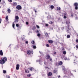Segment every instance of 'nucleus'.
<instances>
[{"label": "nucleus", "mask_w": 78, "mask_h": 78, "mask_svg": "<svg viewBox=\"0 0 78 78\" xmlns=\"http://www.w3.org/2000/svg\"><path fill=\"white\" fill-rule=\"evenodd\" d=\"M2 59L0 60V63L1 64H4L5 62L7 61V58L6 57L2 58Z\"/></svg>", "instance_id": "f257e3e1"}, {"label": "nucleus", "mask_w": 78, "mask_h": 78, "mask_svg": "<svg viewBox=\"0 0 78 78\" xmlns=\"http://www.w3.org/2000/svg\"><path fill=\"white\" fill-rule=\"evenodd\" d=\"M33 54V51H31L30 50H29L28 51H27V55H30L31 54Z\"/></svg>", "instance_id": "f03ea898"}, {"label": "nucleus", "mask_w": 78, "mask_h": 78, "mask_svg": "<svg viewBox=\"0 0 78 78\" xmlns=\"http://www.w3.org/2000/svg\"><path fill=\"white\" fill-rule=\"evenodd\" d=\"M74 6H75V9L76 10H77L78 9V3L77 2H76L74 3Z\"/></svg>", "instance_id": "7ed1b4c3"}, {"label": "nucleus", "mask_w": 78, "mask_h": 78, "mask_svg": "<svg viewBox=\"0 0 78 78\" xmlns=\"http://www.w3.org/2000/svg\"><path fill=\"white\" fill-rule=\"evenodd\" d=\"M46 57H47V59H50V61H52V58H50V55H46Z\"/></svg>", "instance_id": "20e7f679"}, {"label": "nucleus", "mask_w": 78, "mask_h": 78, "mask_svg": "<svg viewBox=\"0 0 78 78\" xmlns=\"http://www.w3.org/2000/svg\"><path fill=\"white\" fill-rule=\"evenodd\" d=\"M16 8L18 10H20L22 9V6L20 5H18L16 6Z\"/></svg>", "instance_id": "39448f33"}, {"label": "nucleus", "mask_w": 78, "mask_h": 78, "mask_svg": "<svg viewBox=\"0 0 78 78\" xmlns=\"http://www.w3.org/2000/svg\"><path fill=\"white\" fill-rule=\"evenodd\" d=\"M19 67H20V65L19 64H18L16 65V69L17 70H19Z\"/></svg>", "instance_id": "423d86ee"}, {"label": "nucleus", "mask_w": 78, "mask_h": 78, "mask_svg": "<svg viewBox=\"0 0 78 78\" xmlns=\"http://www.w3.org/2000/svg\"><path fill=\"white\" fill-rule=\"evenodd\" d=\"M12 5L13 6H17V2H14L13 3V4H12Z\"/></svg>", "instance_id": "0eeeda50"}, {"label": "nucleus", "mask_w": 78, "mask_h": 78, "mask_svg": "<svg viewBox=\"0 0 78 78\" xmlns=\"http://www.w3.org/2000/svg\"><path fill=\"white\" fill-rule=\"evenodd\" d=\"M0 56H3V52L2 50H1L0 51Z\"/></svg>", "instance_id": "6e6552de"}, {"label": "nucleus", "mask_w": 78, "mask_h": 78, "mask_svg": "<svg viewBox=\"0 0 78 78\" xmlns=\"http://www.w3.org/2000/svg\"><path fill=\"white\" fill-rule=\"evenodd\" d=\"M48 76H51L52 75V73L51 72H50L48 74Z\"/></svg>", "instance_id": "1a4fd4ad"}, {"label": "nucleus", "mask_w": 78, "mask_h": 78, "mask_svg": "<svg viewBox=\"0 0 78 78\" xmlns=\"http://www.w3.org/2000/svg\"><path fill=\"white\" fill-rule=\"evenodd\" d=\"M48 42H49V43H50V44H52V43H53V41L52 40H49L48 41Z\"/></svg>", "instance_id": "9d476101"}, {"label": "nucleus", "mask_w": 78, "mask_h": 78, "mask_svg": "<svg viewBox=\"0 0 78 78\" xmlns=\"http://www.w3.org/2000/svg\"><path fill=\"white\" fill-rule=\"evenodd\" d=\"M62 62L60 61L58 62V64L59 66H61L62 64Z\"/></svg>", "instance_id": "9b49d317"}, {"label": "nucleus", "mask_w": 78, "mask_h": 78, "mask_svg": "<svg viewBox=\"0 0 78 78\" xmlns=\"http://www.w3.org/2000/svg\"><path fill=\"white\" fill-rule=\"evenodd\" d=\"M45 35H46V37H49V35H48L47 32L45 33Z\"/></svg>", "instance_id": "f8f14e48"}, {"label": "nucleus", "mask_w": 78, "mask_h": 78, "mask_svg": "<svg viewBox=\"0 0 78 78\" xmlns=\"http://www.w3.org/2000/svg\"><path fill=\"white\" fill-rule=\"evenodd\" d=\"M19 16H15V19L19 20Z\"/></svg>", "instance_id": "ddd939ff"}, {"label": "nucleus", "mask_w": 78, "mask_h": 78, "mask_svg": "<svg viewBox=\"0 0 78 78\" xmlns=\"http://www.w3.org/2000/svg\"><path fill=\"white\" fill-rule=\"evenodd\" d=\"M5 19L6 20V21H8V16H7L6 17Z\"/></svg>", "instance_id": "4468645a"}, {"label": "nucleus", "mask_w": 78, "mask_h": 78, "mask_svg": "<svg viewBox=\"0 0 78 78\" xmlns=\"http://www.w3.org/2000/svg\"><path fill=\"white\" fill-rule=\"evenodd\" d=\"M12 27L13 28H14V29H15V27H14L15 26V24H14V23H13V24H12Z\"/></svg>", "instance_id": "2eb2a0df"}, {"label": "nucleus", "mask_w": 78, "mask_h": 78, "mask_svg": "<svg viewBox=\"0 0 78 78\" xmlns=\"http://www.w3.org/2000/svg\"><path fill=\"white\" fill-rule=\"evenodd\" d=\"M25 72L27 73H28L29 72V70H28V69H27V70H25Z\"/></svg>", "instance_id": "dca6fc26"}, {"label": "nucleus", "mask_w": 78, "mask_h": 78, "mask_svg": "<svg viewBox=\"0 0 78 78\" xmlns=\"http://www.w3.org/2000/svg\"><path fill=\"white\" fill-rule=\"evenodd\" d=\"M66 51H64L63 52V55H66Z\"/></svg>", "instance_id": "f3484780"}, {"label": "nucleus", "mask_w": 78, "mask_h": 78, "mask_svg": "<svg viewBox=\"0 0 78 78\" xmlns=\"http://www.w3.org/2000/svg\"><path fill=\"white\" fill-rule=\"evenodd\" d=\"M7 11H8V12H9V13L11 12V10H10V9H8L7 10Z\"/></svg>", "instance_id": "a211bd4d"}, {"label": "nucleus", "mask_w": 78, "mask_h": 78, "mask_svg": "<svg viewBox=\"0 0 78 78\" xmlns=\"http://www.w3.org/2000/svg\"><path fill=\"white\" fill-rule=\"evenodd\" d=\"M16 22H18V20L15 19V21L13 22L14 23H16Z\"/></svg>", "instance_id": "6ab92c4d"}, {"label": "nucleus", "mask_w": 78, "mask_h": 78, "mask_svg": "<svg viewBox=\"0 0 78 78\" xmlns=\"http://www.w3.org/2000/svg\"><path fill=\"white\" fill-rule=\"evenodd\" d=\"M70 35H67V38H70Z\"/></svg>", "instance_id": "aec40b11"}, {"label": "nucleus", "mask_w": 78, "mask_h": 78, "mask_svg": "<svg viewBox=\"0 0 78 78\" xmlns=\"http://www.w3.org/2000/svg\"><path fill=\"white\" fill-rule=\"evenodd\" d=\"M3 73H6V71L5 70H3Z\"/></svg>", "instance_id": "412c9836"}, {"label": "nucleus", "mask_w": 78, "mask_h": 78, "mask_svg": "<svg viewBox=\"0 0 78 78\" xmlns=\"http://www.w3.org/2000/svg\"><path fill=\"white\" fill-rule=\"evenodd\" d=\"M27 76L28 77H30V76H31V74H28V75H27Z\"/></svg>", "instance_id": "4be33fe9"}, {"label": "nucleus", "mask_w": 78, "mask_h": 78, "mask_svg": "<svg viewBox=\"0 0 78 78\" xmlns=\"http://www.w3.org/2000/svg\"><path fill=\"white\" fill-rule=\"evenodd\" d=\"M37 62H39V64H41V61L37 60Z\"/></svg>", "instance_id": "5701e85b"}, {"label": "nucleus", "mask_w": 78, "mask_h": 78, "mask_svg": "<svg viewBox=\"0 0 78 78\" xmlns=\"http://www.w3.org/2000/svg\"><path fill=\"white\" fill-rule=\"evenodd\" d=\"M51 9H53L54 8V6L53 5H51Z\"/></svg>", "instance_id": "b1692460"}, {"label": "nucleus", "mask_w": 78, "mask_h": 78, "mask_svg": "<svg viewBox=\"0 0 78 78\" xmlns=\"http://www.w3.org/2000/svg\"><path fill=\"white\" fill-rule=\"evenodd\" d=\"M46 46L47 47H50V45H49V44H46Z\"/></svg>", "instance_id": "393cba45"}, {"label": "nucleus", "mask_w": 78, "mask_h": 78, "mask_svg": "<svg viewBox=\"0 0 78 78\" xmlns=\"http://www.w3.org/2000/svg\"><path fill=\"white\" fill-rule=\"evenodd\" d=\"M37 36L38 37H40L41 36V34H38L37 35Z\"/></svg>", "instance_id": "a878e982"}, {"label": "nucleus", "mask_w": 78, "mask_h": 78, "mask_svg": "<svg viewBox=\"0 0 78 78\" xmlns=\"http://www.w3.org/2000/svg\"><path fill=\"white\" fill-rule=\"evenodd\" d=\"M64 60H67V57H64Z\"/></svg>", "instance_id": "bb28decb"}, {"label": "nucleus", "mask_w": 78, "mask_h": 78, "mask_svg": "<svg viewBox=\"0 0 78 78\" xmlns=\"http://www.w3.org/2000/svg\"><path fill=\"white\" fill-rule=\"evenodd\" d=\"M56 72H57V71H56V70H54V73H56Z\"/></svg>", "instance_id": "cd10ccee"}, {"label": "nucleus", "mask_w": 78, "mask_h": 78, "mask_svg": "<svg viewBox=\"0 0 78 78\" xmlns=\"http://www.w3.org/2000/svg\"><path fill=\"white\" fill-rule=\"evenodd\" d=\"M33 48H34V49H35V48H36V46H33Z\"/></svg>", "instance_id": "c85d7f7f"}, {"label": "nucleus", "mask_w": 78, "mask_h": 78, "mask_svg": "<svg viewBox=\"0 0 78 78\" xmlns=\"http://www.w3.org/2000/svg\"><path fill=\"white\" fill-rule=\"evenodd\" d=\"M57 9H58V10H61V8H60V7H58L57 8Z\"/></svg>", "instance_id": "c756f323"}, {"label": "nucleus", "mask_w": 78, "mask_h": 78, "mask_svg": "<svg viewBox=\"0 0 78 78\" xmlns=\"http://www.w3.org/2000/svg\"><path fill=\"white\" fill-rule=\"evenodd\" d=\"M36 27H37V28H40V27H39V26L37 25H36Z\"/></svg>", "instance_id": "7c9ffc66"}, {"label": "nucleus", "mask_w": 78, "mask_h": 78, "mask_svg": "<svg viewBox=\"0 0 78 78\" xmlns=\"http://www.w3.org/2000/svg\"><path fill=\"white\" fill-rule=\"evenodd\" d=\"M49 23H50V24H52L53 23V22H52V21H50Z\"/></svg>", "instance_id": "2f4dec72"}, {"label": "nucleus", "mask_w": 78, "mask_h": 78, "mask_svg": "<svg viewBox=\"0 0 78 78\" xmlns=\"http://www.w3.org/2000/svg\"><path fill=\"white\" fill-rule=\"evenodd\" d=\"M63 17L64 19H66V18H67V16H64Z\"/></svg>", "instance_id": "473e14b6"}, {"label": "nucleus", "mask_w": 78, "mask_h": 78, "mask_svg": "<svg viewBox=\"0 0 78 78\" xmlns=\"http://www.w3.org/2000/svg\"><path fill=\"white\" fill-rule=\"evenodd\" d=\"M8 1H9V2H10V3L12 2V0H8Z\"/></svg>", "instance_id": "72a5a7b5"}, {"label": "nucleus", "mask_w": 78, "mask_h": 78, "mask_svg": "<svg viewBox=\"0 0 78 78\" xmlns=\"http://www.w3.org/2000/svg\"><path fill=\"white\" fill-rule=\"evenodd\" d=\"M30 70H31V71H32L33 70V69H32V68L31 67L30 68Z\"/></svg>", "instance_id": "f704fd0d"}, {"label": "nucleus", "mask_w": 78, "mask_h": 78, "mask_svg": "<svg viewBox=\"0 0 78 78\" xmlns=\"http://www.w3.org/2000/svg\"><path fill=\"white\" fill-rule=\"evenodd\" d=\"M26 24H27V25H28V24H29V23H28V22H26Z\"/></svg>", "instance_id": "c9c22d12"}, {"label": "nucleus", "mask_w": 78, "mask_h": 78, "mask_svg": "<svg viewBox=\"0 0 78 78\" xmlns=\"http://www.w3.org/2000/svg\"><path fill=\"white\" fill-rule=\"evenodd\" d=\"M16 26L17 27H19V24H16Z\"/></svg>", "instance_id": "e433bc0d"}, {"label": "nucleus", "mask_w": 78, "mask_h": 78, "mask_svg": "<svg viewBox=\"0 0 78 78\" xmlns=\"http://www.w3.org/2000/svg\"><path fill=\"white\" fill-rule=\"evenodd\" d=\"M34 44V41H32V44Z\"/></svg>", "instance_id": "4c0bfd02"}, {"label": "nucleus", "mask_w": 78, "mask_h": 78, "mask_svg": "<svg viewBox=\"0 0 78 78\" xmlns=\"http://www.w3.org/2000/svg\"><path fill=\"white\" fill-rule=\"evenodd\" d=\"M45 26L46 27H48V24H46L45 25Z\"/></svg>", "instance_id": "58836bf2"}, {"label": "nucleus", "mask_w": 78, "mask_h": 78, "mask_svg": "<svg viewBox=\"0 0 78 78\" xmlns=\"http://www.w3.org/2000/svg\"><path fill=\"white\" fill-rule=\"evenodd\" d=\"M26 44H28V41H26Z\"/></svg>", "instance_id": "ea45409f"}, {"label": "nucleus", "mask_w": 78, "mask_h": 78, "mask_svg": "<svg viewBox=\"0 0 78 78\" xmlns=\"http://www.w3.org/2000/svg\"><path fill=\"white\" fill-rule=\"evenodd\" d=\"M1 22H2V19L0 18V24L1 23Z\"/></svg>", "instance_id": "a19ab883"}, {"label": "nucleus", "mask_w": 78, "mask_h": 78, "mask_svg": "<svg viewBox=\"0 0 78 78\" xmlns=\"http://www.w3.org/2000/svg\"><path fill=\"white\" fill-rule=\"evenodd\" d=\"M76 48H78V46L77 45H76Z\"/></svg>", "instance_id": "79ce46f5"}, {"label": "nucleus", "mask_w": 78, "mask_h": 78, "mask_svg": "<svg viewBox=\"0 0 78 78\" xmlns=\"http://www.w3.org/2000/svg\"><path fill=\"white\" fill-rule=\"evenodd\" d=\"M37 33H39V30H37Z\"/></svg>", "instance_id": "37998d69"}, {"label": "nucleus", "mask_w": 78, "mask_h": 78, "mask_svg": "<svg viewBox=\"0 0 78 78\" xmlns=\"http://www.w3.org/2000/svg\"><path fill=\"white\" fill-rule=\"evenodd\" d=\"M7 76V78H10V77H9V76Z\"/></svg>", "instance_id": "c03bdc74"}, {"label": "nucleus", "mask_w": 78, "mask_h": 78, "mask_svg": "<svg viewBox=\"0 0 78 78\" xmlns=\"http://www.w3.org/2000/svg\"><path fill=\"white\" fill-rule=\"evenodd\" d=\"M44 64H45V65H46V62L44 61Z\"/></svg>", "instance_id": "a18cd8bd"}, {"label": "nucleus", "mask_w": 78, "mask_h": 78, "mask_svg": "<svg viewBox=\"0 0 78 78\" xmlns=\"http://www.w3.org/2000/svg\"><path fill=\"white\" fill-rule=\"evenodd\" d=\"M76 42L78 43V39H77L76 40Z\"/></svg>", "instance_id": "49530a36"}, {"label": "nucleus", "mask_w": 78, "mask_h": 78, "mask_svg": "<svg viewBox=\"0 0 78 78\" xmlns=\"http://www.w3.org/2000/svg\"><path fill=\"white\" fill-rule=\"evenodd\" d=\"M67 33H70V32H69V30H67Z\"/></svg>", "instance_id": "de8ad7c7"}, {"label": "nucleus", "mask_w": 78, "mask_h": 78, "mask_svg": "<svg viewBox=\"0 0 78 78\" xmlns=\"http://www.w3.org/2000/svg\"><path fill=\"white\" fill-rule=\"evenodd\" d=\"M35 28H36V27H33V29H35Z\"/></svg>", "instance_id": "09e8293b"}, {"label": "nucleus", "mask_w": 78, "mask_h": 78, "mask_svg": "<svg viewBox=\"0 0 78 78\" xmlns=\"http://www.w3.org/2000/svg\"><path fill=\"white\" fill-rule=\"evenodd\" d=\"M54 55H56V52H54Z\"/></svg>", "instance_id": "8fccbe9b"}, {"label": "nucleus", "mask_w": 78, "mask_h": 78, "mask_svg": "<svg viewBox=\"0 0 78 78\" xmlns=\"http://www.w3.org/2000/svg\"><path fill=\"white\" fill-rule=\"evenodd\" d=\"M72 17H73V14H71V15Z\"/></svg>", "instance_id": "3c124183"}, {"label": "nucleus", "mask_w": 78, "mask_h": 78, "mask_svg": "<svg viewBox=\"0 0 78 78\" xmlns=\"http://www.w3.org/2000/svg\"><path fill=\"white\" fill-rule=\"evenodd\" d=\"M34 12H35V13H36V12H37V11H36V10H34Z\"/></svg>", "instance_id": "603ef678"}, {"label": "nucleus", "mask_w": 78, "mask_h": 78, "mask_svg": "<svg viewBox=\"0 0 78 78\" xmlns=\"http://www.w3.org/2000/svg\"><path fill=\"white\" fill-rule=\"evenodd\" d=\"M62 50H65V49H64V48H62Z\"/></svg>", "instance_id": "864d4df0"}, {"label": "nucleus", "mask_w": 78, "mask_h": 78, "mask_svg": "<svg viewBox=\"0 0 78 78\" xmlns=\"http://www.w3.org/2000/svg\"><path fill=\"white\" fill-rule=\"evenodd\" d=\"M58 77V78H60V77H61V76H59Z\"/></svg>", "instance_id": "5fc2aeb1"}, {"label": "nucleus", "mask_w": 78, "mask_h": 78, "mask_svg": "<svg viewBox=\"0 0 78 78\" xmlns=\"http://www.w3.org/2000/svg\"><path fill=\"white\" fill-rule=\"evenodd\" d=\"M1 2H2V0H0V3Z\"/></svg>", "instance_id": "6e6d98bb"}, {"label": "nucleus", "mask_w": 78, "mask_h": 78, "mask_svg": "<svg viewBox=\"0 0 78 78\" xmlns=\"http://www.w3.org/2000/svg\"><path fill=\"white\" fill-rule=\"evenodd\" d=\"M17 0H15V1H17Z\"/></svg>", "instance_id": "4d7b16f0"}, {"label": "nucleus", "mask_w": 78, "mask_h": 78, "mask_svg": "<svg viewBox=\"0 0 78 78\" xmlns=\"http://www.w3.org/2000/svg\"><path fill=\"white\" fill-rule=\"evenodd\" d=\"M47 68H48V69H49L48 67H46Z\"/></svg>", "instance_id": "13d9d810"}, {"label": "nucleus", "mask_w": 78, "mask_h": 78, "mask_svg": "<svg viewBox=\"0 0 78 78\" xmlns=\"http://www.w3.org/2000/svg\"><path fill=\"white\" fill-rule=\"evenodd\" d=\"M2 12H3V11H2Z\"/></svg>", "instance_id": "bf43d9fd"}]
</instances>
